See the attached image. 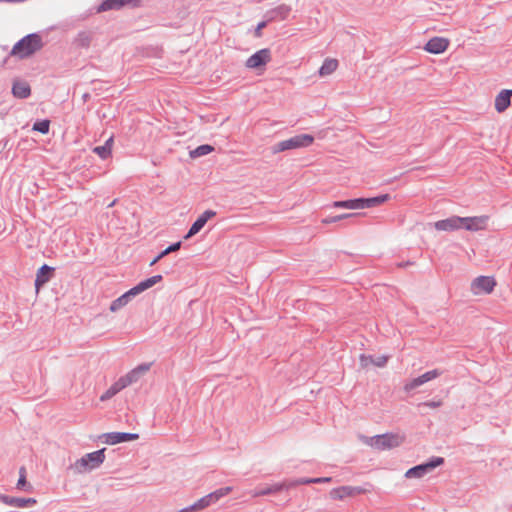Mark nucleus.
<instances>
[{"mask_svg": "<svg viewBox=\"0 0 512 512\" xmlns=\"http://www.w3.org/2000/svg\"><path fill=\"white\" fill-rule=\"evenodd\" d=\"M42 47V37L37 33H31L24 36L15 43L10 52V55L16 56L19 59H25L41 50Z\"/></svg>", "mask_w": 512, "mask_h": 512, "instance_id": "f257e3e1", "label": "nucleus"}, {"mask_svg": "<svg viewBox=\"0 0 512 512\" xmlns=\"http://www.w3.org/2000/svg\"><path fill=\"white\" fill-rule=\"evenodd\" d=\"M105 448L87 453L70 465L75 474H83L92 471L102 465L105 460Z\"/></svg>", "mask_w": 512, "mask_h": 512, "instance_id": "f03ea898", "label": "nucleus"}, {"mask_svg": "<svg viewBox=\"0 0 512 512\" xmlns=\"http://www.w3.org/2000/svg\"><path fill=\"white\" fill-rule=\"evenodd\" d=\"M404 437L400 434L385 433L366 438V444L374 449L384 451L400 446Z\"/></svg>", "mask_w": 512, "mask_h": 512, "instance_id": "7ed1b4c3", "label": "nucleus"}, {"mask_svg": "<svg viewBox=\"0 0 512 512\" xmlns=\"http://www.w3.org/2000/svg\"><path fill=\"white\" fill-rule=\"evenodd\" d=\"M313 141L314 138L312 135L299 134L277 143L273 146L272 151L273 153H279L286 150L308 147L313 143Z\"/></svg>", "mask_w": 512, "mask_h": 512, "instance_id": "20e7f679", "label": "nucleus"}, {"mask_svg": "<svg viewBox=\"0 0 512 512\" xmlns=\"http://www.w3.org/2000/svg\"><path fill=\"white\" fill-rule=\"evenodd\" d=\"M444 462L441 457H434L429 462L414 466L407 470L405 476L407 478H421L434 468L440 466Z\"/></svg>", "mask_w": 512, "mask_h": 512, "instance_id": "39448f33", "label": "nucleus"}, {"mask_svg": "<svg viewBox=\"0 0 512 512\" xmlns=\"http://www.w3.org/2000/svg\"><path fill=\"white\" fill-rule=\"evenodd\" d=\"M489 217L487 215L473 216V217H460V229L463 228L467 231L477 232L486 229Z\"/></svg>", "mask_w": 512, "mask_h": 512, "instance_id": "423d86ee", "label": "nucleus"}, {"mask_svg": "<svg viewBox=\"0 0 512 512\" xmlns=\"http://www.w3.org/2000/svg\"><path fill=\"white\" fill-rule=\"evenodd\" d=\"M495 286L496 281L493 277L478 276L471 283V292L474 295L490 294Z\"/></svg>", "mask_w": 512, "mask_h": 512, "instance_id": "0eeeda50", "label": "nucleus"}, {"mask_svg": "<svg viewBox=\"0 0 512 512\" xmlns=\"http://www.w3.org/2000/svg\"><path fill=\"white\" fill-rule=\"evenodd\" d=\"M441 374H442V372L438 369H433V370L427 371L424 374L407 381L404 384L403 388L406 392H410V391L418 388L419 386H421L433 379H436Z\"/></svg>", "mask_w": 512, "mask_h": 512, "instance_id": "6e6552de", "label": "nucleus"}, {"mask_svg": "<svg viewBox=\"0 0 512 512\" xmlns=\"http://www.w3.org/2000/svg\"><path fill=\"white\" fill-rule=\"evenodd\" d=\"M271 60V52L269 49L264 48L260 49L251 55L246 60V67L249 69H257L259 67L265 66Z\"/></svg>", "mask_w": 512, "mask_h": 512, "instance_id": "1a4fd4ad", "label": "nucleus"}, {"mask_svg": "<svg viewBox=\"0 0 512 512\" xmlns=\"http://www.w3.org/2000/svg\"><path fill=\"white\" fill-rule=\"evenodd\" d=\"M367 490L365 488L359 486H341L338 488H334L330 491V496L335 500H343L347 497H353L358 494L366 493Z\"/></svg>", "mask_w": 512, "mask_h": 512, "instance_id": "9d476101", "label": "nucleus"}, {"mask_svg": "<svg viewBox=\"0 0 512 512\" xmlns=\"http://www.w3.org/2000/svg\"><path fill=\"white\" fill-rule=\"evenodd\" d=\"M102 437L106 444L115 445L122 442L137 440L139 435L137 433L128 432H110L103 434Z\"/></svg>", "mask_w": 512, "mask_h": 512, "instance_id": "9b49d317", "label": "nucleus"}, {"mask_svg": "<svg viewBox=\"0 0 512 512\" xmlns=\"http://www.w3.org/2000/svg\"><path fill=\"white\" fill-rule=\"evenodd\" d=\"M216 215V212L213 210H206L204 211L191 225L188 233L184 236V239H189L195 234H197L206 224V222L214 217Z\"/></svg>", "mask_w": 512, "mask_h": 512, "instance_id": "f8f14e48", "label": "nucleus"}, {"mask_svg": "<svg viewBox=\"0 0 512 512\" xmlns=\"http://www.w3.org/2000/svg\"><path fill=\"white\" fill-rule=\"evenodd\" d=\"M448 45L449 41L447 39L442 37H433L426 43L424 49L432 54H440L448 48Z\"/></svg>", "mask_w": 512, "mask_h": 512, "instance_id": "ddd939ff", "label": "nucleus"}, {"mask_svg": "<svg viewBox=\"0 0 512 512\" xmlns=\"http://www.w3.org/2000/svg\"><path fill=\"white\" fill-rule=\"evenodd\" d=\"M282 490H289V486L286 482L282 483H274L272 485L266 486L264 488H257L250 492L252 497L265 496L270 494L278 493Z\"/></svg>", "mask_w": 512, "mask_h": 512, "instance_id": "4468645a", "label": "nucleus"}, {"mask_svg": "<svg viewBox=\"0 0 512 512\" xmlns=\"http://www.w3.org/2000/svg\"><path fill=\"white\" fill-rule=\"evenodd\" d=\"M460 217L451 216L447 219L439 220L434 223V227L438 231H455L460 229Z\"/></svg>", "mask_w": 512, "mask_h": 512, "instance_id": "2eb2a0df", "label": "nucleus"}, {"mask_svg": "<svg viewBox=\"0 0 512 512\" xmlns=\"http://www.w3.org/2000/svg\"><path fill=\"white\" fill-rule=\"evenodd\" d=\"M12 94L19 99H26L31 95V88L24 80H15L12 85Z\"/></svg>", "mask_w": 512, "mask_h": 512, "instance_id": "dca6fc26", "label": "nucleus"}, {"mask_svg": "<svg viewBox=\"0 0 512 512\" xmlns=\"http://www.w3.org/2000/svg\"><path fill=\"white\" fill-rule=\"evenodd\" d=\"M1 500L3 503L17 508H23L27 506L34 505L36 503V499L34 498H21V497H11V496H2Z\"/></svg>", "mask_w": 512, "mask_h": 512, "instance_id": "f3484780", "label": "nucleus"}, {"mask_svg": "<svg viewBox=\"0 0 512 512\" xmlns=\"http://www.w3.org/2000/svg\"><path fill=\"white\" fill-rule=\"evenodd\" d=\"M136 295L137 293L134 291L133 288H131L130 290L122 294L120 297H118L111 303L110 311L116 312L120 310L129 303L132 297H135Z\"/></svg>", "mask_w": 512, "mask_h": 512, "instance_id": "a211bd4d", "label": "nucleus"}, {"mask_svg": "<svg viewBox=\"0 0 512 512\" xmlns=\"http://www.w3.org/2000/svg\"><path fill=\"white\" fill-rule=\"evenodd\" d=\"M333 207L349 209V210H361V209H364L363 198L335 201L333 203Z\"/></svg>", "mask_w": 512, "mask_h": 512, "instance_id": "6ab92c4d", "label": "nucleus"}, {"mask_svg": "<svg viewBox=\"0 0 512 512\" xmlns=\"http://www.w3.org/2000/svg\"><path fill=\"white\" fill-rule=\"evenodd\" d=\"M52 270L53 268L46 264L39 268L35 279V287L37 290L50 280V273Z\"/></svg>", "mask_w": 512, "mask_h": 512, "instance_id": "aec40b11", "label": "nucleus"}, {"mask_svg": "<svg viewBox=\"0 0 512 512\" xmlns=\"http://www.w3.org/2000/svg\"><path fill=\"white\" fill-rule=\"evenodd\" d=\"M231 491H232L231 487H222V488H219L203 497L207 501L208 506H210V505L216 503L217 501H219L221 498H223L227 494H229Z\"/></svg>", "mask_w": 512, "mask_h": 512, "instance_id": "412c9836", "label": "nucleus"}, {"mask_svg": "<svg viewBox=\"0 0 512 512\" xmlns=\"http://www.w3.org/2000/svg\"><path fill=\"white\" fill-rule=\"evenodd\" d=\"M162 280V276L161 275H154L150 278H147L141 282H139L136 286L132 287L134 289V291L138 294L144 292L145 290L151 288L152 286H154L155 284H157L158 282H160Z\"/></svg>", "mask_w": 512, "mask_h": 512, "instance_id": "4be33fe9", "label": "nucleus"}, {"mask_svg": "<svg viewBox=\"0 0 512 512\" xmlns=\"http://www.w3.org/2000/svg\"><path fill=\"white\" fill-rule=\"evenodd\" d=\"M511 104V99L504 90H502L495 98V109L497 112H504Z\"/></svg>", "mask_w": 512, "mask_h": 512, "instance_id": "5701e85b", "label": "nucleus"}, {"mask_svg": "<svg viewBox=\"0 0 512 512\" xmlns=\"http://www.w3.org/2000/svg\"><path fill=\"white\" fill-rule=\"evenodd\" d=\"M125 386L121 382L120 378L112 384L100 397L101 401H106L113 396H115L117 393H119L121 390H123Z\"/></svg>", "mask_w": 512, "mask_h": 512, "instance_id": "b1692460", "label": "nucleus"}, {"mask_svg": "<svg viewBox=\"0 0 512 512\" xmlns=\"http://www.w3.org/2000/svg\"><path fill=\"white\" fill-rule=\"evenodd\" d=\"M338 67V61L336 59H326L322 66L319 68L320 76H327L332 74Z\"/></svg>", "mask_w": 512, "mask_h": 512, "instance_id": "393cba45", "label": "nucleus"}, {"mask_svg": "<svg viewBox=\"0 0 512 512\" xmlns=\"http://www.w3.org/2000/svg\"><path fill=\"white\" fill-rule=\"evenodd\" d=\"M388 198H389L388 194H383V195H379V196L371 197V198H363L364 209L378 206V205L384 203L385 201H387Z\"/></svg>", "mask_w": 512, "mask_h": 512, "instance_id": "a878e982", "label": "nucleus"}, {"mask_svg": "<svg viewBox=\"0 0 512 512\" xmlns=\"http://www.w3.org/2000/svg\"><path fill=\"white\" fill-rule=\"evenodd\" d=\"M180 247H181V241L169 245L165 250H163L160 254H158L150 262V266L155 265L160 259H162L164 256L168 255L169 253H172V252H175V251L179 250Z\"/></svg>", "mask_w": 512, "mask_h": 512, "instance_id": "bb28decb", "label": "nucleus"}, {"mask_svg": "<svg viewBox=\"0 0 512 512\" xmlns=\"http://www.w3.org/2000/svg\"><path fill=\"white\" fill-rule=\"evenodd\" d=\"M121 7H123L121 0H105L99 5L97 11L104 12L108 10L119 9Z\"/></svg>", "mask_w": 512, "mask_h": 512, "instance_id": "cd10ccee", "label": "nucleus"}, {"mask_svg": "<svg viewBox=\"0 0 512 512\" xmlns=\"http://www.w3.org/2000/svg\"><path fill=\"white\" fill-rule=\"evenodd\" d=\"M213 150H214V148L211 145L203 144V145L198 146L194 150L190 151L189 154H190L191 158H197V157L207 155L210 152H212Z\"/></svg>", "mask_w": 512, "mask_h": 512, "instance_id": "c85d7f7f", "label": "nucleus"}, {"mask_svg": "<svg viewBox=\"0 0 512 512\" xmlns=\"http://www.w3.org/2000/svg\"><path fill=\"white\" fill-rule=\"evenodd\" d=\"M17 488L25 490V491H31L32 490V486L29 483H27V481H26V469H25V467H21L19 469V479H18V482H17Z\"/></svg>", "mask_w": 512, "mask_h": 512, "instance_id": "c756f323", "label": "nucleus"}, {"mask_svg": "<svg viewBox=\"0 0 512 512\" xmlns=\"http://www.w3.org/2000/svg\"><path fill=\"white\" fill-rule=\"evenodd\" d=\"M140 375L137 373V371H135L134 369H132L130 372H128L126 375L122 376L120 378L121 382L123 383V385L125 386V388L135 382H137L139 379H140Z\"/></svg>", "mask_w": 512, "mask_h": 512, "instance_id": "7c9ffc66", "label": "nucleus"}, {"mask_svg": "<svg viewBox=\"0 0 512 512\" xmlns=\"http://www.w3.org/2000/svg\"><path fill=\"white\" fill-rule=\"evenodd\" d=\"M358 215H359L358 213H345V214H341V215H337V216L327 217V218L323 219L322 222L324 224H331V223H336L338 221H341L343 219L354 218V217H357Z\"/></svg>", "mask_w": 512, "mask_h": 512, "instance_id": "2f4dec72", "label": "nucleus"}, {"mask_svg": "<svg viewBox=\"0 0 512 512\" xmlns=\"http://www.w3.org/2000/svg\"><path fill=\"white\" fill-rule=\"evenodd\" d=\"M50 121L47 119L36 121L33 124V131L40 132L42 134H47L49 132Z\"/></svg>", "mask_w": 512, "mask_h": 512, "instance_id": "473e14b6", "label": "nucleus"}, {"mask_svg": "<svg viewBox=\"0 0 512 512\" xmlns=\"http://www.w3.org/2000/svg\"><path fill=\"white\" fill-rule=\"evenodd\" d=\"M90 35L86 32H80L77 36L76 42L80 47H88L90 44Z\"/></svg>", "mask_w": 512, "mask_h": 512, "instance_id": "72a5a7b5", "label": "nucleus"}, {"mask_svg": "<svg viewBox=\"0 0 512 512\" xmlns=\"http://www.w3.org/2000/svg\"><path fill=\"white\" fill-rule=\"evenodd\" d=\"M93 152L96 153L101 159H107L111 155V152L108 151V146L105 147L104 145L94 147Z\"/></svg>", "mask_w": 512, "mask_h": 512, "instance_id": "f704fd0d", "label": "nucleus"}, {"mask_svg": "<svg viewBox=\"0 0 512 512\" xmlns=\"http://www.w3.org/2000/svg\"><path fill=\"white\" fill-rule=\"evenodd\" d=\"M312 478H301L295 481L286 482V484L289 486V489L296 486V485H303V484H312Z\"/></svg>", "mask_w": 512, "mask_h": 512, "instance_id": "c9c22d12", "label": "nucleus"}, {"mask_svg": "<svg viewBox=\"0 0 512 512\" xmlns=\"http://www.w3.org/2000/svg\"><path fill=\"white\" fill-rule=\"evenodd\" d=\"M388 361V356L381 355L376 358L373 357L372 365H375L377 367H384Z\"/></svg>", "mask_w": 512, "mask_h": 512, "instance_id": "e433bc0d", "label": "nucleus"}, {"mask_svg": "<svg viewBox=\"0 0 512 512\" xmlns=\"http://www.w3.org/2000/svg\"><path fill=\"white\" fill-rule=\"evenodd\" d=\"M359 359H360V365L363 368H366L369 365H371L372 361H373V357L372 356H366L364 354H361Z\"/></svg>", "mask_w": 512, "mask_h": 512, "instance_id": "4c0bfd02", "label": "nucleus"}, {"mask_svg": "<svg viewBox=\"0 0 512 512\" xmlns=\"http://www.w3.org/2000/svg\"><path fill=\"white\" fill-rule=\"evenodd\" d=\"M151 367V364L150 363H144V364H140L138 365L137 367L134 368L135 371H137V373L142 376L144 375L146 372L149 371Z\"/></svg>", "mask_w": 512, "mask_h": 512, "instance_id": "58836bf2", "label": "nucleus"}, {"mask_svg": "<svg viewBox=\"0 0 512 512\" xmlns=\"http://www.w3.org/2000/svg\"><path fill=\"white\" fill-rule=\"evenodd\" d=\"M442 405L441 401H427L420 404V406H426L429 408H438Z\"/></svg>", "mask_w": 512, "mask_h": 512, "instance_id": "ea45409f", "label": "nucleus"}, {"mask_svg": "<svg viewBox=\"0 0 512 512\" xmlns=\"http://www.w3.org/2000/svg\"><path fill=\"white\" fill-rule=\"evenodd\" d=\"M198 508L199 511L209 507L207 504V501L204 499V497L198 499L196 502H194Z\"/></svg>", "mask_w": 512, "mask_h": 512, "instance_id": "a19ab883", "label": "nucleus"}, {"mask_svg": "<svg viewBox=\"0 0 512 512\" xmlns=\"http://www.w3.org/2000/svg\"><path fill=\"white\" fill-rule=\"evenodd\" d=\"M313 484H320V483H328L332 481L331 477H319V478H312Z\"/></svg>", "mask_w": 512, "mask_h": 512, "instance_id": "79ce46f5", "label": "nucleus"}, {"mask_svg": "<svg viewBox=\"0 0 512 512\" xmlns=\"http://www.w3.org/2000/svg\"><path fill=\"white\" fill-rule=\"evenodd\" d=\"M198 508L195 503L185 508L180 509L178 512H198Z\"/></svg>", "mask_w": 512, "mask_h": 512, "instance_id": "37998d69", "label": "nucleus"}, {"mask_svg": "<svg viewBox=\"0 0 512 512\" xmlns=\"http://www.w3.org/2000/svg\"><path fill=\"white\" fill-rule=\"evenodd\" d=\"M112 144H113V138H112V137H110L109 139H107V140L105 141V143H104L103 145H104L105 147H107V146H108V151H110V152H111V151H112Z\"/></svg>", "mask_w": 512, "mask_h": 512, "instance_id": "c03bdc74", "label": "nucleus"}, {"mask_svg": "<svg viewBox=\"0 0 512 512\" xmlns=\"http://www.w3.org/2000/svg\"><path fill=\"white\" fill-rule=\"evenodd\" d=\"M140 0H121V3H122V6L124 5H127V4H136L138 3Z\"/></svg>", "mask_w": 512, "mask_h": 512, "instance_id": "a18cd8bd", "label": "nucleus"}, {"mask_svg": "<svg viewBox=\"0 0 512 512\" xmlns=\"http://www.w3.org/2000/svg\"><path fill=\"white\" fill-rule=\"evenodd\" d=\"M279 10L283 11L286 14L290 12V8L288 6H285V5L280 6Z\"/></svg>", "mask_w": 512, "mask_h": 512, "instance_id": "49530a36", "label": "nucleus"}, {"mask_svg": "<svg viewBox=\"0 0 512 512\" xmlns=\"http://www.w3.org/2000/svg\"><path fill=\"white\" fill-rule=\"evenodd\" d=\"M265 25H266V23H265V22H261V23H259V24H258V26H257V30H258V31H259V30H261L263 27H265Z\"/></svg>", "mask_w": 512, "mask_h": 512, "instance_id": "de8ad7c7", "label": "nucleus"}, {"mask_svg": "<svg viewBox=\"0 0 512 512\" xmlns=\"http://www.w3.org/2000/svg\"><path fill=\"white\" fill-rule=\"evenodd\" d=\"M504 91H505L506 93H508V96H509V98L511 99V96H512V89H509V90H508V89H504Z\"/></svg>", "mask_w": 512, "mask_h": 512, "instance_id": "09e8293b", "label": "nucleus"}, {"mask_svg": "<svg viewBox=\"0 0 512 512\" xmlns=\"http://www.w3.org/2000/svg\"><path fill=\"white\" fill-rule=\"evenodd\" d=\"M115 203H116V200H113V201L108 205V207H112V206H114V205H115Z\"/></svg>", "mask_w": 512, "mask_h": 512, "instance_id": "8fccbe9b", "label": "nucleus"}]
</instances>
